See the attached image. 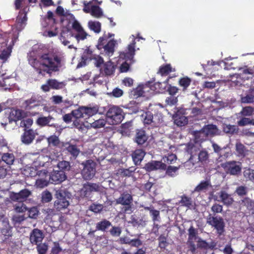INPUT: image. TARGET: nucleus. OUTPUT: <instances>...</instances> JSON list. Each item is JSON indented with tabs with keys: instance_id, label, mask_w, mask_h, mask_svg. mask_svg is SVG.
I'll return each mask as SVG.
<instances>
[{
	"instance_id": "bb28decb",
	"label": "nucleus",
	"mask_w": 254,
	"mask_h": 254,
	"mask_svg": "<svg viewBox=\"0 0 254 254\" xmlns=\"http://www.w3.org/2000/svg\"><path fill=\"white\" fill-rule=\"evenodd\" d=\"M239 70L241 71L239 77L244 79H248L251 75L254 74V66L248 68H239Z\"/></svg>"
},
{
	"instance_id": "f257e3e1",
	"label": "nucleus",
	"mask_w": 254,
	"mask_h": 254,
	"mask_svg": "<svg viewBox=\"0 0 254 254\" xmlns=\"http://www.w3.org/2000/svg\"><path fill=\"white\" fill-rule=\"evenodd\" d=\"M29 62L39 74L42 75L51 71H58L62 66V59L57 55L49 54L42 55L39 61L29 59Z\"/></svg>"
},
{
	"instance_id": "603ef678",
	"label": "nucleus",
	"mask_w": 254,
	"mask_h": 254,
	"mask_svg": "<svg viewBox=\"0 0 254 254\" xmlns=\"http://www.w3.org/2000/svg\"><path fill=\"white\" fill-rule=\"evenodd\" d=\"M67 150L74 157H76L79 153V149H77L76 146L73 145H69L67 147Z\"/></svg>"
},
{
	"instance_id": "37998d69",
	"label": "nucleus",
	"mask_w": 254,
	"mask_h": 254,
	"mask_svg": "<svg viewBox=\"0 0 254 254\" xmlns=\"http://www.w3.org/2000/svg\"><path fill=\"white\" fill-rule=\"evenodd\" d=\"M58 168L60 170V171H68L70 169L69 163L66 161H62L58 163L57 165Z\"/></svg>"
},
{
	"instance_id": "ddd939ff",
	"label": "nucleus",
	"mask_w": 254,
	"mask_h": 254,
	"mask_svg": "<svg viewBox=\"0 0 254 254\" xmlns=\"http://www.w3.org/2000/svg\"><path fill=\"white\" fill-rule=\"evenodd\" d=\"M37 134L36 130L32 129H25L24 133L21 136V141L25 144L29 145L33 142Z\"/></svg>"
},
{
	"instance_id": "e433bc0d",
	"label": "nucleus",
	"mask_w": 254,
	"mask_h": 254,
	"mask_svg": "<svg viewBox=\"0 0 254 254\" xmlns=\"http://www.w3.org/2000/svg\"><path fill=\"white\" fill-rule=\"evenodd\" d=\"M212 147L215 152L218 153L221 157L224 156V158L228 157L229 152L225 151L226 148H221L217 144L213 143Z\"/></svg>"
},
{
	"instance_id": "4d7b16f0",
	"label": "nucleus",
	"mask_w": 254,
	"mask_h": 254,
	"mask_svg": "<svg viewBox=\"0 0 254 254\" xmlns=\"http://www.w3.org/2000/svg\"><path fill=\"white\" fill-rule=\"evenodd\" d=\"M14 207L15 211L19 213L24 212L27 210V207L22 202L14 205Z\"/></svg>"
},
{
	"instance_id": "7ed1b4c3",
	"label": "nucleus",
	"mask_w": 254,
	"mask_h": 254,
	"mask_svg": "<svg viewBox=\"0 0 254 254\" xmlns=\"http://www.w3.org/2000/svg\"><path fill=\"white\" fill-rule=\"evenodd\" d=\"M124 118L123 110L117 106L111 107L106 113L107 121L110 125L121 123Z\"/></svg>"
},
{
	"instance_id": "dca6fc26",
	"label": "nucleus",
	"mask_w": 254,
	"mask_h": 254,
	"mask_svg": "<svg viewBox=\"0 0 254 254\" xmlns=\"http://www.w3.org/2000/svg\"><path fill=\"white\" fill-rule=\"evenodd\" d=\"M52 183L58 184L66 179V176L63 171L54 170L53 172L49 175Z\"/></svg>"
},
{
	"instance_id": "0eeeda50",
	"label": "nucleus",
	"mask_w": 254,
	"mask_h": 254,
	"mask_svg": "<svg viewBox=\"0 0 254 254\" xmlns=\"http://www.w3.org/2000/svg\"><path fill=\"white\" fill-rule=\"evenodd\" d=\"M55 196L57 200L55 201L54 206L57 209L60 210L67 207L69 203L65 197V193L64 190H56Z\"/></svg>"
},
{
	"instance_id": "a19ab883",
	"label": "nucleus",
	"mask_w": 254,
	"mask_h": 254,
	"mask_svg": "<svg viewBox=\"0 0 254 254\" xmlns=\"http://www.w3.org/2000/svg\"><path fill=\"white\" fill-rule=\"evenodd\" d=\"M180 203L183 206L190 207L192 205L191 198L186 195H183L181 197V200H180Z\"/></svg>"
},
{
	"instance_id": "5fc2aeb1",
	"label": "nucleus",
	"mask_w": 254,
	"mask_h": 254,
	"mask_svg": "<svg viewBox=\"0 0 254 254\" xmlns=\"http://www.w3.org/2000/svg\"><path fill=\"white\" fill-rule=\"evenodd\" d=\"M188 119L185 116H181L175 119V122L178 126H183L188 123Z\"/></svg>"
},
{
	"instance_id": "49530a36",
	"label": "nucleus",
	"mask_w": 254,
	"mask_h": 254,
	"mask_svg": "<svg viewBox=\"0 0 254 254\" xmlns=\"http://www.w3.org/2000/svg\"><path fill=\"white\" fill-rule=\"evenodd\" d=\"M179 167L170 166L166 170V174L170 177H174L177 175Z\"/></svg>"
},
{
	"instance_id": "a211bd4d",
	"label": "nucleus",
	"mask_w": 254,
	"mask_h": 254,
	"mask_svg": "<svg viewBox=\"0 0 254 254\" xmlns=\"http://www.w3.org/2000/svg\"><path fill=\"white\" fill-rule=\"evenodd\" d=\"M212 187L211 183L209 179H206L201 181L194 188L193 192H204L208 190Z\"/></svg>"
},
{
	"instance_id": "2eb2a0df",
	"label": "nucleus",
	"mask_w": 254,
	"mask_h": 254,
	"mask_svg": "<svg viewBox=\"0 0 254 254\" xmlns=\"http://www.w3.org/2000/svg\"><path fill=\"white\" fill-rule=\"evenodd\" d=\"M130 38L132 40V43L128 45L127 51L122 53L120 55V57L125 59L131 60L134 55L135 42L134 36L132 35Z\"/></svg>"
},
{
	"instance_id": "4c0bfd02",
	"label": "nucleus",
	"mask_w": 254,
	"mask_h": 254,
	"mask_svg": "<svg viewBox=\"0 0 254 254\" xmlns=\"http://www.w3.org/2000/svg\"><path fill=\"white\" fill-rule=\"evenodd\" d=\"M106 122H107V120H105L104 118H100L91 123L90 126L94 128L103 127L105 125Z\"/></svg>"
},
{
	"instance_id": "de8ad7c7",
	"label": "nucleus",
	"mask_w": 254,
	"mask_h": 254,
	"mask_svg": "<svg viewBox=\"0 0 254 254\" xmlns=\"http://www.w3.org/2000/svg\"><path fill=\"white\" fill-rule=\"evenodd\" d=\"M52 199L51 193L48 191H44L42 193V201L43 202H49Z\"/></svg>"
},
{
	"instance_id": "f8f14e48",
	"label": "nucleus",
	"mask_w": 254,
	"mask_h": 254,
	"mask_svg": "<svg viewBox=\"0 0 254 254\" xmlns=\"http://www.w3.org/2000/svg\"><path fill=\"white\" fill-rule=\"evenodd\" d=\"M29 10L27 7L24 8L19 12L17 17L16 27L18 30H21L26 25L27 18L26 17V13Z\"/></svg>"
},
{
	"instance_id": "6e6d98bb",
	"label": "nucleus",
	"mask_w": 254,
	"mask_h": 254,
	"mask_svg": "<svg viewBox=\"0 0 254 254\" xmlns=\"http://www.w3.org/2000/svg\"><path fill=\"white\" fill-rule=\"evenodd\" d=\"M172 67L170 64H166L160 68L159 72L162 75L167 74L172 71Z\"/></svg>"
},
{
	"instance_id": "13d9d810",
	"label": "nucleus",
	"mask_w": 254,
	"mask_h": 254,
	"mask_svg": "<svg viewBox=\"0 0 254 254\" xmlns=\"http://www.w3.org/2000/svg\"><path fill=\"white\" fill-rule=\"evenodd\" d=\"M71 26L73 30L76 32H80L83 30L80 24L76 20L74 19L71 23Z\"/></svg>"
},
{
	"instance_id": "bf43d9fd",
	"label": "nucleus",
	"mask_w": 254,
	"mask_h": 254,
	"mask_svg": "<svg viewBox=\"0 0 254 254\" xmlns=\"http://www.w3.org/2000/svg\"><path fill=\"white\" fill-rule=\"evenodd\" d=\"M24 104L26 109H30L37 106L36 100L33 99H30L25 101Z\"/></svg>"
},
{
	"instance_id": "39448f33",
	"label": "nucleus",
	"mask_w": 254,
	"mask_h": 254,
	"mask_svg": "<svg viewBox=\"0 0 254 254\" xmlns=\"http://www.w3.org/2000/svg\"><path fill=\"white\" fill-rule=\"evenodd\" d=\"M141 117L144 125H150L152 127H157L162 122L161 115L156 114L153 116L150 112L143 113Z\"/></svg>"
},
{
	"instance_id": "69168bd1",
	"label": "nucleus",
	"mask_w": 254,
	"mask_h": 254,
	"mask_svg": "<svg viewBox=\"0 0 254 254\" xmlns=\"http://www.w3.org/2000/svg\"><path fill=\"white\" fill-rule=\"evenodd\" d=\"M254 111V109L252 107L249 106L244 108L243 110L241 111V113L244 116H251L253 114Z\"/></svg>"
},
{
	"instance_id": "774afa93",
	"label": "nucleus",
	"mask_w": 254,
	"mask_h": 254,
	"mask_svg": "<svg viewBox=\"0 0 254 254\" xmlns=\"http://www.w3.org/2000/svg\"><path fill=\"white\" fill-rule=\"evenodd\" d=\"M223 207L221 205L215 203L211 207V211L214 213H221L222 211Z\"/></svg>"
},
{
	"instance_id": "6ab92c4d",
	"label": "nucleus",
	"mask_w": 254,
	"mask_h": 254,
	"mask_svg": "<svg viewBox=\"0 0 254 254\" xmlns=\"http://www.w3.org/2000/svg\"><path fill=\"white\" fill-rule=\"evenodd\" d=\"M225 171L232 175L237 174L238 172V165L236 161H230L221 165Z\"/></svg>"
},
{
	"instance_id": "9d476101",
	"label": "nucleus",
	"mask_w": 254,
	"mask_h": 254,
	"mask_svg": "<svg viewBox=\"0 0 254 254\" xmlns=\"http://www.w3.org/2000/svg\"><path fill=\"white\" fill-rule=\"evenodd\" d=\"M65 84L64 82H59L55 79H50L47 81L46 84L41 86V89L45 92L49 91L50 88L60 89L64 88Z\"/></svg>"
},
{
	"instance_id": "338daca9",
	"label": "nucleus",
	"mask_w": 254,
	"mask_h": 254,
	"mask_svg": "<svg viewBox=\"0 0 254 254\" xmlns=\"http://www.w3.org/2000/svg\"><path fill=\"white\" fill-rule=\"evenodd\" d=\"M121 229L119 227H113L110 232L113 236L118 237L121 233Z\"/></svg>"
},
{
	"instance_id": "4be33fe9",
	"label": "nucleus",
	"mask_w": 254,
	"mask_h": 254,
	"mask_svg": "<svg viewBox=\"0 0 254 254\" xmlns=\"http://www.w3.org/2000/svg\"><path fill=\"white\" fill-rule=\"evenodd\" d=\"M43 238L42 232L37 229H35L31 233L30 240L32 244H37L42 241Z\"/></svg>"
},
{
	"instance_id": "7c9ffc66",
	"label": "nucleus",
	"mask_w": 254,
	"mask_h": 254,
	"mask_svg": "<svg viewBox=\"0 0 254 254\" xmlns=\"http://www.w3.org/2000/svg\"><path fill=\"white\" fill-rule=\"evenodd\" d=\"M83 108L84 115L88 117L92 116L95 115L99 111L98 106H94L93 107L83 106Z\"/></svg>"
},
{
	"instance_id": "aec40b11",
	"label": "nucleus",
	"mask_w": 254,
	"mask_h": 254,
	"mask_svg": "<svg viewBox=\"0 0 254 254\" xmlns=\"http://www.w3.org/2000/svg\"><path fill=\"white\" fill-rule=\"evenodd\" d=\"M132 200V197L130 194L124 192L117 199L116 202L118 204L129 206L131 203Z\"/></svg>"
},
{
	"instance_id": "473e14b6",
	"label": "nucleus",
	"mask_w": 254,
	"mask_h": 254,
	"mask_svg": "<svg viewBox=\"0 0 254 254\" xmlns=\"http://www.w3.org/2000/svg\"><path fill=\"white\" fill-rule=\"evenodd\" d=\"M15 157L13 153H5L1 156L2 163L5 162L8 165H12L14 161Z\"/></svg>"
},
{
	"instance_id": "f3484780",
	"label": "nucleus",
	"mask_w": 254,
	"mask_h": 254,
	"mask_svg": "<svg viewBox=\"0 0 254 254\" xmlns=\"http://www.w3.org/2000/svg\"><path fill=\"white\" fill-rule=\"evenodd\" d=\"M166 168V165L165 163L160 161H152L146 164L144 166V169L148 171H152L158 169L165 170Z\"/></svg>"
},
{
	"instance_id": "5701e85b",
	"label": "nucleus",
	"mask_w": 254,
	"mask_h": 254,
	"mask_svg": "<svg viewBox=\"0 0 254 254\" xmlns=\"http://www.w3.org/2000/svg\"><path fill=\"white\" fill-rule=\"evenodd\" d=\"M148 136L144 130L142 129H137L136 131L135 142L138 145H142L147 140Z\"/></svg>"
},
{
	"instance_id": "a18cd8bd",
	"label": "nucleus",
	"mask_w": 254,
	"mask_h": 254,
	"mask_svg": "<svg viewBox=\"0 0 254 254\" xmlns=\"http://www.w3.org/2000/svg\"><path fill=\"white\" fill-rule=\"evenodd\" d=\"M196 230L192 226L189 229V238L188 241H194L198 239L196 236Z\"/></svg>"
},
{
	"instance_id": "3c124183",
	"label": "nucleus",
	"mask_w": 254,
	"mask_h": 254,
	"mask_svg": "<svg viewBox=\"0 0 254 254\" xmlns=\"http://www.w3.org/2000/svg\"><path fill=\"white\" fill-rule=\"evenodd\" d=\"M104 207L103 205L101 204H92L90 206L89 209L95 212V213H99L103 209Z\"/></svg>"
},
{
	"instance_id": "393cba45",
	"label": "nucleus",
	"mask_w": 254,
	"mask_h": 254,
	"mask_svg": "<svg viewBox=\"0 0 254 254\" xmlns=\"http://www.w3.org/2000/svg\"><path fill=\"white\" fill-rule=\"evenodd\" d=\"M70 32L67 31V32L63 31L61 33L60 41L64 46H67L69 49L73 48V45L69 44L72 41L73 38H70L69 33Z\"/></svg>"
},
{
	"instance_id": "ea45409f",
	"label": "nucleus",
	"mask_w": 254,
	"mask_h": 254,
	"mask_svg": "<svg viewBox=\"0 0 254 254\" xmlns=\"http://www.w3.org/2000/svg\"><path fill=\"white\" fill-rule=\"evenodd\" d=\"M73 117L78 119L85 117L83 107L79 108L77 110H73L71 112Z\"/></svg>"
},
{
	"instance_id": "8fccbe9b",
	"label": "nucleus",
	"mask_w": 254,
	"mask_h": 254,
	"mask_svg": "<svg viewBox=\"0 0 254 254\" xmlns=\"http://www.w3.org/2000/svg\"><path fill=\"white\" fill-rule=\"evenodd\" d=\"M149 213L152 217L153 221L155 222L159 221L160 217V212L159 210H156L154 208L152 210H150V212Z\"/></svg>"
},
{
	"instance_id": "c9c22d12",
	"label": "nucleus",
	"mask_w": 254,
	"mask_h": 254,
	"mask_svg": "<svg viewBox=\"0 0 254 254\" xmlns=\"http://www.w3.org/2000/svg\"><path fill=\"white\" fill-rule=\"evenodd\" d=\"M89 29L94 31L95 33H99L101 31V23L98 21H89L88 23Z\"/></svg>"
},
{
	"instance_id": "2f4dec72",
	"label": "nucleus",
	"mask_w": 254,
	"mask_h": 254,
	"mask_svg": "<svg viewBox=\"0 0 254 254\" xmlns=\"http://www.w3.org/2000/svg\"><path fill=\"white\" fill-rule=\"evenodd\" d=\"M220 197L221 199V201L225 205H230L233 202V199L231 195L225 191H222L220 192Z\"/></svg>"
},
{
	"instance_id": "72a5a7b5",
	"label": "nucleus",
	"mask_w": 254,
	"mask_h": 254,
	"mask_svg": "<svg viewBox=\"0 0 254 254\" xmlns=\"http://www.w3.org/2000/svg\"><path fill=\"white\" fill-rule=\"evenodd\" d=\"M90 60L92 61L94 64L97 67H100L103 64V59L99 55H93L91 51V55L89 57Z\"/></svg>"
},
{
	"instance_id": "58836bf2",
	"label": "nucleus",
	"mask_w": 254,
	"mask_h": 254,
	"mask_svg": "<svg viewBox=\"0 0 254 254\" xmlns=\"http://www.w3.org/2000/svg\"><path fill=\"white\" fill-rule=\"evenodd\" d=\"M99 189V187L96 184H88L85 185L83 189V190L84 191H98Z\"/></svg>"
},
{
	"instance_id": "1a4fd4ad",
	"label": "nucleus",
	"mask_w": 254,
	"mask_h": 254,
	"mask_svg": "<svg viewBox=\"0 0 254 254\" xmlns=\"http://www.w3.org/2000/svg\"><path fill=\"white\" fill-rule=\"evenodd\" d=\"M207 223L214 227L219 234L223 232L224 223L223 219L220 217H214L209 214L207 217Z\"/></svg>"
},
{
	"instance_id": "e2e57ef3",
	"label": "nucleus",
	"mask_w": 254,
	"mask_h": 254,
	"mask_svg": "<svg viewBox=\"0 0 254 254\" xmlns=\"http://www.w3.org/2000/svg\"><path fill=\"white\" fill-rule=\"evenodd\" d=\"M48 141L49 144L56 146L59 143L60 140L57 136L52 135L48 138Z\"/></svg>"
},
{
	"instance_id": "c03bdc74",
	"label": "nucleus",
	"mask_w": 254,
	"mask_h": 254,
	"mask_svg": "<svg viewBox=\"0 0 254 254\" xmlns=\"http://www.w3.org/2000/svg\"><path fill=\"white\" fill-rule=\"evenodd\" d=\"M223 129L226 133L233 134L236 130V127L235 126L229 124H223Z\"/></svg>"
},
{
	"instance_id": "cd10ccee",
	"label": "nucleus",
	"mask_w": 254,
	"mask_h": 254,
	"mask_svg": "<svg viewBox=\"0 0 254 254\" xmlns=\"http://www.w3.org/2000/svg\"><path fill=\"white\" fill-rule=\"evenodd\" d=\"M0 230L4 235H8L10 226L7 219H0Z\"/></svg>"
},
{
	"instance_id": "680f3d73",
	"label": "nucleus",
	"mask_w": 254,
	"mask_h": 254,
	"mask_svg": "<svg viewBox=\"0 0 254 254\" xmlns=\"http://www.w3.org/2000/svg\"><path fill=\"white\" fill-rule=\"evenodd\" d=\"M33 124V120L31 119L28 118L21 121L20 126L24 127L26 128H29Z\"/></svg>"
},
{
	"instance_id": "c85d7f7f",
	"label": "nucleus",
	"mask_w": 254,
	"mask_h": 254,
	"mask_svg": "<svg viewBox=\"0 0 254 254\" xmlns=\"http://www.w3.org/2000/svg\"><path fill=\"white\" fill-rule=\"evenodd\" d=\"M69 35L70 38H73L77 43H78L80 40L82 41L86 39L88 34L83 29L80 32H76L75 34L70 32Z\"/></svg>"
},
{
	"instance_id": "412c9836",
	"label": "nucleus",
	"mask_w": 254,
	"mask_h": 254,
	"mask_svg": "<svg viewBox=\"0 0 254 254\" xmlns=\"http://www.w3.org/2000/svg\"><path fill=\"white\" fill-rule=\"evenodd\" d=\"M115 67L113 63L109 61L103 64V66L100 69L101 73L106 75H110L115 71Z\"/></svg>"
},
{
	"instance_id": "c756f323",
	"label": "nucleus",
	"mask_w": 254,
	"mask_h": 254,
	"mask_svg": "<svg viewBox=\"0 0 254 254\" xmlns=\"http://www.w3.org/2000/svg\"><path fill=\"white\" fill-rule=\"evenodd\" d=\"M89 55H91V50L89 49H86L82 55L81 61L77 65V68L81 67L86 65V61L88 60H90Z\"/></svg>"
},
{
	"instance_id": "a878e982",
	"label": "nucleus",
	"mask_w": 254,
	"mask_h": 254,
	"mask_svg": "<svg viewBox=\"0 0 254 254\" xmlns=\"http://www.w3.org/2000/svg\"><path fill=\"white\" fill-rule=\"evenodd\" d=\"M111 225L112 224L109 221L106 219H102L96 224V230L105 232Z\"/></svg>"
},
{
	"instance_id": "09e8293b",
	"label": "nucleus",
	"mask_w": 254,
	"mask_h": 254,
	"mask_svg": "<svg viewBox=\"0 0 254 254\" xmlns=\"http://www.w3.org/2000/svg\"><path fill=\"white\" fill-rule=\"evenodd\" d=\"M177 157L176 155L174 154H169L168 156H165L163 158V161L165 163L168 164H172L176 161Z\"/></svg>"
},
{
	"instance_id": "0e129e2a",
	"label": "nucleus",
	"mask_w": 254,
	"mask_h": 254,
	"mask_svg": "<svg viewBox=\"0 0 254 254\" xmlns=\"http://www.w3.org/2000/svg\"><path fill=\"white\" fill-rule=\"evenodd\" d=\"M178 101L177 97L173 96H170L166 99L165 102L166 104L169 106H172L175 105Z\"/></svg>"
},
{
	"instance_id": "9b49d317",
	"label": "nucleus",
	"mask_w": 254,
	"mask_h": 254,
	"mask_svg": "<svg viewBox=\"0 0 254 254\" xmlns=\"http://www.w3.org/2000/svg\"><path fill=\"white\" fill-rule=\"evenodd\" d=\"M38 177H44V178H37L36 181V185L38 188H43L48 186L50 180L49 175L46 170L38 171Z\"/></svg>"
},
{
	"instance_id": "052dcab7",
	"label": "nucleus",
	"mask_w": 254,
	"mask_h": 254,
	"mask_svg": "<svg viewBox=\"0 0 254 254\" xmlns=\"http://www.w3.org/2000/svg\"><path fill=\"white\" fill-rule=\"evenodd\" d=\"M37 249L39 254H45L48 250V246L45 244H41L37 246Z\"/></svg>"
},
{
	"instance_id": "b1692460",
	"label": "nucleus",
	"mask_w": 254,
	"mask_h": 254,
	"mask_svg": "<svg viewBox=\"0 0 254 254\" xmlns=\"http://www.w3.org/2000/svg\"><path fill=\"white\" fill-rule=\"evenodd\" d=\"M145 152L142 149H136L132 154V158L134 164L138 165L143 160Z\"/></svg>"
},
{
	"instance_id": "20e7f679",
	"label": "nucleus",
	"mask_w": 254,
	"mask_h": 254,
	"mask_svg": "<svg viewBox=\"0 0 254 254\" xmlns=\"http://www.w3.org/2000/svg\"><path fill=\"white\" fill-rule=\"evenodd\" d=\"M81 165L83 167L81 170V175L83 178L86 180L92 179L96 173V163L92 160H88L83 162Z\"/></svg>"
},
{
	"instance_id": "6e6552de",
	"label": "nucleus",
	"mask_w": 254,
	"mask_h": 254,
	"mask_svg": "<svg viewBox=\"0 0 254 254\" xmlns=\"http://www.w3.org/2000/svg\"><path fill=\"white\" fill-rule=\"evenodd\" d=\"M84 7L83 10L85 13H90L92 16L99 18L103 14L102 9L97 5H93L92 1L84 0L83 1Z\"/></svg>"
},
{
	"instance_id": "4468645a",
	"label": "nucleus",
	"mask_w": 254,
	"mask_h": 254,
	"mask_svg": "<svg viewBox=\"0 0 254 254\" xmlns=\"http://www.w3.org/2000/svg\"><path fill=\"white\" fill-rule=\"evenodd\" d=\"M30 194L31 192L29 190L25 189L21 190L18 193L12 192L10 194V198L13 201L21 202L26 200Z\"/></svg>"
},
{
	"instance_id": "f704fd0d",
	"label": "nucleus",
	"mask_w": 254,
	"mask_h": 254,
	"mask_svg": "<svg viewBox=\"0 0 254 254\" xmlns=\"http://www.w3.org/2000/svg\"><path fill=\"white\" fill-rule=\"evenodd\" d=\"M53 118L51 116L48 117H41L37 120V124L40 126H45L47 125L53 126V125H50V123Z\"/></svg>"
},
{
	"instance_id": "423d86ee",
	"label": "nucleus",
	"mask_w": 254,
	"mask_h": 254,
	"mask_svg": "<svg viewBox=\"0 0 254 254\" xmlns=\"http://www.w3.org/2000/svg\"><path fill=\"white\" fill-rule=\"evenodd\" d=\"M219 134V130L217 127L213 125H208L204 127L196 134L200 140H203L208 136H212Z\"/></svg>"
},
{
	"instance_id": "79ce46f5",
	"label": "nucleus",
	"mask_w": 254,
	"mask_h": 254,
	"mask_svg": "<svg viewBox=\"0 0 254 254\" xmlns=\"http://www.w3.org/2000/svg\"><path fill=\"white\" fill-rule=\"evenodd\" d=\"M209 154L205 150L201 151L198 154V159L202 163H206L208 160Z\"/></svg>"
},
{
	"instance_id": "864d4df0",
	"label": "nucleus",
	"mask_w": 254,
	"mask_h": 254,
	"mask_svg": "<svg viewBox=\"0 0 254 254\" xmlns=\"http://www.w3.org/2000/svg\"><path fill=\"white\" fill-rule=\"evenodd\" d=\"M241 102L243 103H252L254 102V95L248 94L245 97H241Z\"/></svg>"
},
{
	"instance_id": "f03ea898",
	"label": "nucleus",
	"mask_w": 254,
	"mask_h": 254,
	"mask_svg": "<svg viewBox=\"0 0 254 254\" xmlns=\"http://www.w3.org/2000/svg\"><path fill=\"white\" fill-rule=\"evenodd\" d=\"M112 36H114V35L110 33L107 34H104L102 37L99 39L98 45H97V47L99 50L103 49L105 55L109 57L112 56L114 52L116 41L111 40L108 41L106 45H104V44L107 42L108 38Z\"/></svg>"
}]
</instances>
